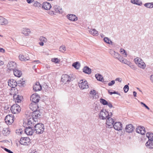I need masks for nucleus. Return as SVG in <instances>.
Returning a JSON list of instances; mask_svg holds the SVG:
<instances>
[{
  "mask_svg": "<svg viewBox=\"0 0 153 153\" xmlns=\"http://www.w3.org/2000/svg\"><path fill=\"white\" fill-rule=\"evenodd\" d=\"M112 112L109 113L108 111L105 109L101 110L99 114V117L100 119L105 120L107 119L110 116H112Z\"/></svg>",
  "mask_w": 153,
  "mask_h": 153,
  "instance_id": "1",
  "label": "nucleus"
},
{
  "mask_svg": "<svg viewBox=\"0 0 153 153\" xmlns=\"http://www.w3.org/2000/svg\"><path fill=\"white\" fill-rule=\"evenodd\" d=\"M34 133L37 134H42L44 131V127L42 123H37L35 124L34 126Z\"/></svg>",
  "mask_w": 153,
  "mask_h": 153,
  "instance_id": "2",
  "label": "nucleus"
},
{
  "mask_svg": "<svg viewBox=\"0 0 153 153\" xmlns=\"http://www.w3.org/2000/svg\"><path fill=\"white\" fill-rule=\"evenodd\" d=\"M134 62L140 68L144 69L146 67L145 63L143 60L140 58L137 57L134 59Z\"/></svg>",
  "mask_w": 153,
  "mask_h": 153,
  "instance_id": "3",
  "label": "nucleus"
},
{
  "mask_svg": "<svg viewBox=\"0 0 153 153\" xmlns=\"http://www.w3.org/2000/svg\"><path fill=\"white\" fill-rule=\"evenodd\" d=\"M79 86L81 89L88 88L89 85L87 81L85 79L81 80L79 82Z\"/></svg>",
  "mask_w": 153,
  "mask_h": 153,
  "instance_id": "4",
  "label": "nucleus"
},
{
  "mask_svg": "<svg viewBox=\"0 0 153 153\" xmlns=\"http://www.w3.org/2000/svg\"><path fill=\"white\" fill-rule=\"evenodd\" d=\"M11 112L13 114H18L21 111L20 106L17 104H14L11 107Z\"/></svg>",
  "mask_w": 153,
  "mask_h": 153,
  "instance_id": "5",
  "label": "nucleus"
},
{
  "mask_svg": "<svg viewBox=\"0 0 153 153\" xmlns=\"http://www.w3.org/2000/svg\"><path fill=\"white\" fill-rule=\"evenodd\" d=\"M109 52L112 56L114 58L119 60L120 61H121L122 59H123V57H122L119 53L117 52H115L113 50H110Z\"/></svg>",
  "mask_w": 153,
  "mask_h": 153,
  "instance_id": "6",
  "label": "nucleus"
},
{
  "mask_svg": "<svg viewBox=\"0 0 153 153\" xmlns=\"http://www.w3.org/2000/svg\"><path fill=\"white\" fill-rule=\"evenodd\" d=\"M5 123L7 125H11L14 121V116L12 114L7 115L5 118Z\"/></svg>",
  "mask_w": 153,
  "mask_h": 153,
  "instance_id": "7",
  "label": "nucleus"
},
{
  "mask_svg": "<svg viewBox=\"0 0 153 153\" xmlns=\"http://www.w3.org/2000/svg\"><path fill=\"white\" fill-rule=\"evenodd\" d=\"M30 139L28 137L21 138L19 140L20 143L24 146H28L30 144Z\"/></svg>",
  "mask_w": 153,
  "mask_h": 153,
  "instance_id": "8",
  "label": "nucleus"
},
{
  "mask_svg": "<svg viewBox=\"0 0 153 153\" xmlns=\"http://www.w3.org/2000/svg\"><path fill=\"white\" fill-rule=\"evenodd\" d=\"M111 117H109L106 119V126L108 128H111L113 127L114 122V120Z\"/></svg>",
  "mask_w": 153,
  "mask_h": 153,
  "instance_id": "9",
  "label": "nucleus"
},
{
  "mask_svg": "<svg viewBox=\"0 0 153 153\" xmlns=\"http://www.w3.org/2000/svg\"><path fill=\"white\" fill-rule=\"evenodd\" d=\"M71 79L70 76L67 74L63 75L61 77V82L66 84L68 82L69 83Z\"/></svg>",
  "mask_w": 153,
  "mask_h": 153,
  "instance_id": "10",
  "label": "nucleus"
},
{
  "mask_svg": "<svg viewBox=\"0 0 153 153\" xmlns=\"http://www.w3.org/2000/svg\"><path fill=\"white\" fill-rule=\"evenodd\" d=\"M40 97L37 94H33L30 97V100L32 101L33 103H37L39 102Z\"/></svg>",
  "mask_w": 153,
  "mask_h": 153,
  "instance_id": "11",
  "label": "nucleus"
},
{
  "mask_svg": "<svg viewBox=\"0 0 153 153\" xmlns=\"http://www.w3.org/2000/svg\"><path fill=\"white\" fill-rule=\"evenodd\" d=\"M8 68L10 71H13L16 69L17 67V65L16 63L10 61L9 62L7 65Z\"/></svg>",
  "mask_w": 153,
  "mask_h": 153,
  "instance_id": "12",
  "label": "nucleus"
},
{
  "mask_svg": "<svg viewBox=\"0 0 153 153\" xmlns=\"http://www.w3.org/2000/svg\"><path fill=\"white\" fill-rule=\"evenodd\" d=\"M25 132L28 135H32L34 133V127H32L28 126L25 129Z\"/></svg>",
  "mask_w": 153,
  "mask_h": 153,
  "instance_id": "13",
  "label": "nucleus"
},
{
  "mask_svg": "<svg viewBox=\"0 0 153 153\" xmlns=\"http://www.w3.org/2000/svg\"><path fill=\"white\" fill-rule=\"evenodd\" d=\"M10 94L11 95H13L14 100L15 101V102H20L23 99V97L22 96L16 94L15 93L12 94L10 93Z\"/></svg>",
  "mask_w": 153,
  "mask_h": 153,
  "instance_id": "14",
  "label": "nucleus"
},
{
  "mask_svg": "<svg viewBox=\"0 0 153 153\" xmlns=\"http://www.w3.org/2000/svg\"><path fill=\"white\" fill-rule=\"evenodd\" d=\"M8 85L13 88H14L17 85L16 81L13 79H9L8 81Z\"/></svg>",
  "mask_w": 153,
  "mask_h": 153,
  "instance_id": "15",
  "label": "nucleus"
},
{
  "mask_svg": "<svg viewBox=\"0 0 153 153\" xmlns=\"http://www.w3.org/2000/svg\"><path fill=\"white\" fill-rule=\"evenodd\" d=\"M19 60L22 61H26L29 60L30 59L27 54H20L19 55Z\"/></svg>",
  "mask_w": 153,
  "mask_h": 153,
  "instance_id": "16",
  "label": "nucleus"
},
{
  "mask_svg": "<svg viewBox=\"0 0 153 153\" xmlns=\"http://www.w3.org/2000/svg\"><path fill=\"white\" fill-rule=\"evenodd\" d=\"M136 132L141 134L143 135L146 132L145 128L143 126H140L137 128L136 130Z\"/></svg>",
  "mask_w": 153,
  "mask_h": 153,
  "instance_id": "17",
  "label": "nucleus"
},
{
  "mask_svg": "<svg viewBox=\"0 0 153 153\" xmlns=\"http://www.w3.org/2000/svg\"><path fill=\"white\" fill-rule=\"evenodd\" d=\"M9 23L8 20L3 16H0V25L6 26Z\"/></svg>",
  "mask_w": 153,
  "mask_h": 153,
  "instance_id": "18",
  "label": "nucleus"
},
{
  "mask_svg": "<svg viewBox=\"0 0 153 153\" xmlns=\"http://www.w3.org/2000/svg\"><path fill=\"white\" fill-rule=\"evenodd\" d=\"M113 127L117 130H121L122 129V124L120 122H115Z\"/></svg>",
  "mask_w": 153,
  "mask_h": 153,
  "instance_id": "19",
  "label": "nucleus"
},
{
  "mask_svg": "<svg viewBox=\"0 0 153 153\" xmlns=\"http://www.w3.org/2000/svg\"><path fill=\"white\" fill-rule=\"evenodd\" d=\"M36 103H32L29 105V107L30 109L32 110L33 111H37L38 109V106Z\"/></svg>",
  "mask_w": 153,
  "mask_h": 153,
  "instance_id": "20",
  "label": "nucleus"
},
{
  "mask_svg": "<svg viewBox=\"0 0 153 153\" xmlns=\"http://www.w3.org/2000/svg\"><path fill=\"white\" fill-rule=\"evenodd\" d=\"M134 129V127L131 124H129L126 125L125 128L126 131L128 133L131 132Z\"/></svg>",
  "mask_w": 153,
  "mask_h": 153,
  "instance_id": "21",
  "label": "nucleus"
},
{
  "mask_svg": "<svg viewBox=\"0 0 153 153\" xmlns=\"http://www.w3.org/2000/svg\"><path fill=\"white\" fill-rule=\"evenodd\" d=\"M67 16L68 19L72 21H76L78 19L77 17L75 15L73 14H68Z\"/></svg>",
  "mask_w": 153,
  "mask_h": 153,
  "instance_id": "22",
  "label": "nucleus"
},
{
  "mask_svg": "<svg viewBox=\"0 0 153 153\" xmlns=\"http://www.w3.org/2000/svg\"><path fill=\"white\" fill-rule=\"evenodd\" d=\"M53 8V10L54 11L56 14L62 13V8L59 6L57 5H55L54 6Z\"/></svg>",
  "mask_w": 153,
  "mask_h": 153,
  "instance_id": "23",
  "label": "nucleus"
},
{
  "mask_svg": "<svg viewBox=\"0 0 153 153\" xmlns=\"http://www.w3.org/2000/svg\"><path fill=\"white\" fill-rule=\"evenodd\" d=\"M42 5V7L46 10H50L51 7V4L49 3L46 2H43Z\"/></svg>",
  "mask_w": 153,
  "mask_h": 153,
  "instance_id": "24",
  "label": "nucleus"
},
{
  "mask_svg": "<svg viewBox=\"0 0 153 153\" xmlns=\"http://www.w3.org/2000/svg\"><path fill=\"white\" fill-rule=\"evenodd\" d=\"M146 146L149 149H153V141L152 140H149L146 143Z\"/></svg>",
  "mask_w": 153,
  "mask_h": 153,
  "instance_id": "25",
  "label": "nucleus"
},
{
  "mask_svg": "<svg viewBox=\"0 0 153 153\" xmlns=\"http://www.w3.org/2000/svg\"><path fill=\"white\" fill-rule=\"evenodd\" d=\"M33 89L35 91H40L42 89V87L39 82H37L33 86Z\"/></svg>",
  "mask_w": 153,
  "mask_h": 153,
  "instance_id": "26",
  "label": "nucleus"
},
{
  "mask_svg": "<svg viewBox=\"0 0 153 153\" xmlns=\"http://www.w3.org/2000/svg\"><path fill=\"white\" fill-rule=\"evenodd\" d=\"M30 30L27 28H23L22 31V33L26 36H28L29 34L30 33Z\"/></svg>",
  "mask_w": 153,
  "mask_h": 153,
  "instance_id": "27",
  "label": "nucleus"
},
{
  "mask_svg": "<svg viewBox=\"0 0 153 153\" xmlns=\"http://www.w3.org/2000/svg\"><path fill=\"white\" fill-rule=\"evenodd\" d=\"M13 71L14 75L17 77H20L22 74V72L16 69L15 70H13Z\"/></svg>",
  "mask_w": 153,
  "mask_h": 153,
  "instance_id": "28",
  "label": "nucleus"
},
{
  "mask_svg": "<svg viewBox=\"0 0 153 153\" xmlns=\"http://www.w3.org/2000/svg\"><path fill=\"white\" fill-rule=\"evenodd\" d=\"M83 72L86 74H90L91 73V70L88 67L86 66L83 68Z\"/></svg>",
  "mask_w": 153,
  "mask_h": 153,
  "instance_id": "29",
  "label": "nucleus"
},
{
  "mask_svg": "<svg viewBox=\"0 0 153 153\" xmlns=\"http://www.w3.org/2000/svg\"><path fill=\"white\" fill-rule=\"evenodd\" d=\"M33 119H31L30 118L27 121V126H31L32 127H33L35 125L36 123L33 121Z\"/></svg>",
  "mask_w": 153,
  "mask_h": 153,
  "instance_id": "30",
  "label": "nucleus"
},
{
  "mask_svg": "<svg viewBox=\"0 0 153 153\" xmlns=\"http://www.w3.org/2000/svg\"><path fill=\"white\" fill-rule=\"evenodd\" d=\"M88 31L90 33L93 35V36H98V31L95 29H89Z\"/></svg>",
  "mask_w": 153,
  "mask_h": 153,
  "instance_id": "31",
  "label": "nucleus"
},
{
  "mask_svg": "<svg viewBox=\"0 0 153 153\" xmlns=\"http://www.w3.org/2000/svg\"><path fill=\"white\" fill-rule=\"evenodd\" d=\"M131 2L133 4L139 6H141L142 4V2L140 0H131Z\"/></svg>",
  "mask_w": 153,
  "mask_h": 153,
  "instance_id": "32",
  "label": "nucleus"
},
{
  "mask_svg": "<svg viewBox=\"0 0 153 153\" xmlns=\"http://www.w3.org/2000/svg\"><path fill=\"white\" fill-rule=\"evenodd\" d=\"M2 132L3 134L6 136L10 133V131L9 128H3Z\"/></svg>",
  "mask_w": 153,
  "mask_h": 153,
  "instance_id": "33",
  "label": "nucleus"
},
{
  "mask_svg": "<svg viewBox=\"0 0 153 153\" xmlns=\"http://www.w3.org/2000/svg\"><path fill=\"white\" fill-rule=\"evenodd\" d=\"M72 66L76 69H78L79 68L80 65L79 62H76L74 63Z\"/></svg>",
  "mask_w": 153,
  "mask_h": 153,
  "instance_id": "34",
  "label": "nucleus"
},
{
  "mask_svg": "<svg viewBox=\"0 0 153 153\" xmlns=\"http://www.w3.org/2000/svg\"><path fill=\"white\" fill-rule=\"evenodd\" d=\"M40 115L39 114V112L38 111H33L32 115V116L33 117H40Z\"/></svg>",
  "mask_w": 153,
  "mask_h": 153,
  "instance_id": "35",
  "label": "nucleus"
},
{
  "mask_svg": "<svg viewBox=\"0 0 153 153\" xmlns=\"http://www.w3.org/2000/svg\"><path fill=\"white\" fill-rule=\"evenodd\" d=\"M95 76L97 80L98 81L102 82L103 79V77L99 74H96L95 75Z\"/></svg>",
  "mask_w": 153,
  "mask_h": 153,
  "instance_id": "36",
  "label": "nucleus"
},
{
  "mask_svg": "<svg viewBox=\"0 0 153 153\" xmlns=\"http://www.w3.org/2000/svg\"><path fill=\"white\" fill-rule=\"evenodd\" d=\"M146 136L149 140H152L153 141V134L152 133L148 132L146 134Z\"/></svg>",
  "mask_w": 153,
  "mask_h": 153,
  "instance_id": "37",
  "label": "nucleus"
},
{
  "mask_svg": "<svg viewBox=\"0 0 153 153\" xmlns=\"http://www.w3.org/2000/svg\"><path fill=\"white\" fill-rule=\"evenodd\" d=\"M144 6L147 8H152L153 7V2L147 3L144 4Z\"/></svg>",
  "mask_w": 153,
  "mask_h": 153,
  "instance_id": "38",
  "label": "nucleus"
},
{
  "mask_svg": "<svg viewBox=\"0 0 153 153\" xmlns=\"http://www.w3.org/2000/svg\"><path fill=\"white\" fill-rule=\"evenodd\" d=\"M120 62L124 64L127 65L128 66L130 65V64L131 63V62L128 61L126 59H123V58L122 59V60Z\"/></svg>",
  "mask_w": 153,
  "mask_h": 153,
  "instance_id": "39",
  "label": "nucleus"
},
{
  "mask_svg": "<svg viewBox=\"0 0 153 153\" xmlns=\"http://www.w3.org/2000/svg\"><path fill=\"white\" fill-rule=\"evenodd\" d=\"M25 82L24 81L20 80L17 83L19 87H24L25 86Z\"/></svg>",
  "mask_w": 153,
  "mask_h": 153,
  "instance_id": "40",
  "label": "nucleus"
},
{
  "mask_svg": "<svg viewBox=\"0 0 153 153\" xmlns=\"http://www.w3.org/2000/svg\"><path fill=\"white\" fill-rule=\"evenodd\" d=\"M100 102L102 104L104 105H106L108 104V102L106 101L105 100L101 98L100 99Z\"/></svg>",
  "mask_w": 153,
  "mask_h": 153,
  "instance_id": "41",
  "label": "nucleus"
},
{
  "mask_svg": "<svg viewBox=\"0 0 153 153\" xmlns=\"http://www.w3.org/2000/svg\"><path fill=\"white\" fill-rule=\"evenodd\" d=\"M59 51L62 52H63L65 51H66V48L65 45H62L61 46H60L59 47Z\"/></svg>",
  "mask_w": 153,
  "mask_h": 153,
  "instance_id": "42",
  "label": "nucleus"
},
{
  "mask_svg": "<svg viewBox=\"0 0 153 153\" xmlns=\"http://www.w3.org/2000/svg\"><path fill=\"white\" fill-rule=\"evenodd\" d=\"M109 38L107 37H105L104 39V41L106 43L108 44H111L112 45L113 42H110L109 43H108V40H109Z\"/></svg>",
  "mask_w": 153,
  "mask_h": 153,
  "instance_id": "43",
  "label": "nucleus"
},
{
  "mask_svg": "<svg viewBox=\"0 0 153 153\" xmlns=\"http://www.w3.org/2000/svg\"><path fill=\"white\" fill-rule=\"evenodd\" d=\"M120 52L122 54L124 53V56L125 57H126L127 56V53H126V51L124 49H121L120 50Z\"/></svg>",
  "mask_w": 153,
  "mask_h": 153,
  "instance_id": "44",
  "label": "nucleus"
},
{
  "mask_svg": "<svg viewBox=\"0 0 153 153\" xmlns=\"http://www.w3.org/2000/svg\"><path fill=\"white\" fill-rule=\"evenodd\" d=\"M51 61L56 63H59L60 60L57 58H53L52 59Z\"/></svg>",
  "mask_w": 153,
  "mask_h": 153,
  "instance_id": "45",
  "label": "nucleus"
},
{
  "mask_svg": "<svg viewBox=\"0 0 153 153\" xmlns=\"http://www.w3.org/2000/svg\"><path fill=\"white\" fill-rule=\"evenodd\" d=\"M123 90L125 93L127 92L129 90V87L128 85H126L124 88Z\"/></svg>",
  "mask_w": 153,
  "mask_h": 153,
  "instance_id": "46",
  "label": "nucleus"
},
{
  "mask_svg": "<svg viewBox=\"0 0 153 153\" xmlns=\"http://www.w3.org/2000/svg\"><path fill=\"white\" fill-rule=\"evenodd\" d=\"M33 6L35 7H38L40 5V3L37 2L36 1H34V0Z\"/></svg>",
  "mask_w": 153,
  "mask_h": 153,
  "instance_id": "47",
  "label": "nucleus"
},
{
  "mask_svg": "<svg viewBox=\"0 0 153 153\" xmlns=\"http://www.w3.org/2000/svg\"><path fill=\"white\" fill-rule=\"evenodd\" d=\"M40 117H32V118H30L31 119H33V121L36 124H37V122H38V118H39Z\"/></svg>",
  "mask_w": 153,
  "mask_h": 153,
  "instance_id": "48",
  "label": "nucleus"
},
{
  "mask_svg": "<svg viewBox=\"0 0 153 153\" xmlns=\"http://www.w3.org/2000/svg\"><path fill=\"white\" fill-rule=\"evenodd\" d=\"M129 66L131 68L134 70H135L136 69V68L135 66L133 65L131 63Z\"/></svg>",
  "mask_w": 153,
  "mask_h": 153,
  "instance_id": "49",
  "label": "nucleus"
},
{
  "mask_svg": "<svg viewBox=\"0 0 153 153\" xmlns=\"http://www.w3.org/2000/svg\"><path fill=\"white\" fill-rule=\"evenodd\" d=\"M40 40L41 41H43L45 42H46L47 41V39H46L43 36H42L40 38Z\"/></svg>",
  "mask_w": 153,
  "mask_h": 153,
  "instance_id": "50",
  "label": "nucleus"
},
{
  "mask_svg": "<svg viewBox=\"0 0 153 153\" xmlns=\"http://www.w3.org/2000/svg\"><path fill=\"white\" fill-rule=\"evenodd\" d=\"M115 83V82L114 80H112L108 84V85L109 86H111L114 84Z\"/></svg>",
  "mask_w": 153,
  "mask_h": 153,
  "instance_id": "51",
  "label": "nucleus"
},
{
  "mask_svg": "<svg viewBox=\"0 0 153 153\" xmlns=\"http://www.w3.org/2000/svg\"><path fill=\"white\" fill-rule=\"evenodd\" d=\"M48 13L50 15H55L56 14L54 12V10H50L48 11Z\"/></svg>",
  "mask_w": 153,
  "mask_h": 153,
  "instance_id": "52",
  "label": "nucleus"
},
{
  "mask_svg": "<svg viewBox=\"0 0 153 153\" xmlns=\"http://www.w3.org/2000/svg\"><path fill=\"white\" fill-rule=\"evenodd\" d=\"M140 104L141 105H143V106L144 107H145L146 109H147L148 110H149L150 109V108H149L143 102H140Z\"/></svg>",
  "mask_w": 153,
  "mask_h": 153,
  "instance_id": "53",
  "label": "nucleus"
},
{
  "mask_svg": "<svg viewBox=\"0 0 153 153\" xmlns=\"http://www.w3.org/2000/svg\"><path fill=\"white\" fill-rule=\"evenodd\" d=\"M90 94L93 96L95 95L96 94V91L94 90H91L90 92Z\"/></svg>",
  "mask_w": 153,
  "mask_h": 153,
  "instance_id": "54",
  "label": "nucleus"
},
{
  "mask_svg": "<svg viewBox=\"0 0 153 153\" xmlns=\"http://www.w3.org/2000/svg\"><path fill=\"white\" fill-rule=\"evenodd\" d=\"M22 129H19V130H17L16 131V133H17L18 134H22Z\"/></svg>",
  "mask_w": 153,
  "mask_h": 153,
  "instance_id": "55",
  "label": "nucleus"
},
{
  "mask_svg": "<svg viewBox=\"0 0 153 153\" xmlns=\"http://www.w3.org/2000/svg\"><path fill=\"white\" fill-rule=\"evenodd\" d=\"M4 149L7 152H8L9 153H13V152L12 151H11L10 150L6 148H4Z\"/></svg>",
  "mask_w": 153,
  "mask_h": 153,
  "instance_id": "56",
  "label": "nucleus"
},
{
  "mask_svg": "<svg viewBox=\"0 0 153 153\" xmlns=\"http://www.w3.org/2000/svg\"><path fill=\"white\" fill-rule=\"evenodd\" d=\"M107 105H108L110 108H111L113 107L111 103L110 102H108V104Z\"/></svg>",
  "mask_w": 153,
  "mask_h": 153,
  "instance_id": "57",
  "label": "nucleus"
},
{
  "mask_svg": "<svg viewBox=\"0 0 153 153\" xmlns=\"http://www.w3.org/2000/svg\"><path fill=\"white\" fill-rule=\"evenodd\" d=\"M115 80V81H118L119 82H121L122 81V79L121 78L119 77L117 78H116Z\"/></svg>",
  "mask_w": 153,
  "mask_h": 153,
  "instance_id": "58",
  "label": "nucleus"
},
{
  "mask_svg": "<svg viewBox=\"0 0 153 153\" xmlns=\"http://www.w3.org/2000/svg\"><path fill=\"white\" fill-rule=\"evenodd\" d=\"M34 0H26L28 4H30L31 3L33 2Z\"/></svg>",
  "mask_w": 153,
  "mask_h": 153,
  "instance_id": "59",
  "label": "nucleus"
},
{
  "mask_svg": "<svg viewBox=\"0 0 153 153\" xmlns=\"http://www.w3.org/2000/svg\"><path fill=\"white\" fill-rule=\"evenodd\" d=\"M150 79L151 82L153 84V75H152L150 76Z\"/></svg>",
  "mask_w": 153,
  "mask_h": 153,
  "instance_id": "60",
  "label": "nucleus"
},
{
  "mask_svg": "<svg viewBox=\"0 0 153 153\" xmlns=\"http://www.w3.org/2000/svg\"><path fill=\"white\" fill-rule=\"evenodd\" d=\"M0 52L2 53H4L5 52V50L3 48H0Z\"/></svg>",
  "mask_w": 153,
  "mask_h": 153,
  "instance_id": "61",
  "label": "nucleus"
},
{
  "mask_svg": "<svg viewBox=\"0 0 153 153\" xmlns=\"http://www.w3.org/2000/svg\"><path fill=\"white\" fill-rule=\"evenodd\" d=\"M113 94H117L118 95H120V94L119 93H118V92L114 91V92H113Z\"/></svg>",
  "mask_w": 153,
  "mask_h": 153,
  "instance_id": "62",
  "label": "nucleus"
},
{
  "mask_svg": "<svg viewBox=\"0 0 153 153\" xmlns=\"http://www.w3.org/2000/svg\"><path fill=\"white\" fill-rule=\"evenodd\" d=\"M4 64V62L0 60V66Z\"/></svg>",
  "mask_w": 153,
  "mask_h": 153,
  "instance_id": "63",
  "label": "nucleus"
},
{
  "mask_svg": "<svg viewBox=\"0 0 153 153\" xmlns=\"http://www.w3.org/2000/svg\"><path fill=\"white\" fill-rule=\"evenodd\" d=\"M46 67L48 70L50 68V66L48 64L46 65Z\"/></svg>",
  "mask_w": 153,
  "mask_h": 153,
  "instance_id": "64",
  "label": "nucleus"
}]
</instances>
